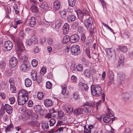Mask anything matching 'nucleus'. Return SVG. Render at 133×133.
I'll list each match as a JSON object with an SVG mask.
<instances>
[{"label":"nucleus","instance_id":"8","mask_svg":"<svg viewBox=\"0 0 133 133\" xmlns=\"http://www.w3.org/2000/svg\"><path fill=\"white\" fill-rule=\"evenodd\" d=\"M17 59L15 57L13 56L9 60V66L11 68H14L17 65Z\"/></svg>","mask_w":133,"mask_h":133},{"label":"nucleus","instance_id":"36","mask_svg":"<svg viewBox=\"0 0 133 133\" xmlns=\"http://www.w3.org/2000/svg\"><path fill=\"white\" fill-rule=\"evenodd\" d=\"M81 42L84 43L85 41L86 37L85 34L82 33L80 35Z\"/></svg>","mask_w":133,"mask_h":133},{"label":"nucleus","instance_id":"59","mask_svg":"<svg viewBox=\"0 0 133 133\" xmlns=\"http://www.w3.org/2000/svg\"><path fill=\"white\" fill-rule=\"evenodd\" d=\"M9 100L10 102V103L11 104H13L15 101V98L14 97L10 98Z\"/></svg>","mask_w":133,"mask_h":133},{"label":"nucleus","instance_id":"30","mask_svg":"<svg viewBox=\"0 0 133 133\" xmlns=\"http://www.w3.org/2000/svg\"><path fill=\"white\" fill-rule=\"evenodd\" d=\"M73 98L75 100H77L80 98V96L78 92H77L74 93Z\"/></svg>","mask_w":133,"mask_h":133},{"label":"nucleus","instance_id":"42","mask_svg":"<svg viewBox=\"0 0 133 133\" xmlns=\"http://www.w3.org/2000/svg\"><path fill=\"white\" fill-rule=\"evenodd\" d=\"M30 38L33 44H36L38 42V40L36 36L34 37H32Z\"/></svg>","mask_w":133,"mask_h":133},{"label":"nucleus","instance_id":"6","mask_svg":"<svg viewBox=\"0 0 133 133\" xmlns=\"http://www.w3.org/2000/svg\"><path fill=\"white\" fill-rule=\"evenodd\" d=\"M80 48V47L78 45L72 46L70 48L71 54L74 56H77L79 55L81 52Z\"/></svg>","mask_w":133,"mask_h":133},{"label":"nucleus","instance_id":"2","mask_svg":"<svg viewBox=\"0 0 133 133\" xmlns=\"http://www.w3.org/2000/svg\"><path fill=\"white\" fill-rule=\"evenodd\" d=\"M11 37L15 42L16 48L18 51H22L25 49L22 39L19 37L16 39L13 35H11Z\"/></svg>","mask_w":133,"mask_h":133},{"label":"nucleus","instance_id":"20","mask_svg":"<svg viewBox=\"0 0 133 133\" xmlns=\"http://www.w3.org/2000/svg\"><path fill=\"white\" fill-rule=\"evenodd\" d=\"M25 84L26 87H30L32 84V82L30 79L26 78L25 80Z\"/></svg>","mask_w":133,"mask_h":133},{"label":"nucleus","instance_id":"60","mask_svg":"<svg viewBox=\"0 0 133 133\" xmlns=\"http://www.w3.org/2000/svg\"><path fill=\"white\" fill-rule=\"evenodd\" d=\"M66 9H65L64 10V9L63 10H62V11H59V12L61 13V15H63L64 16V18H65L66 17Z\"/></svg>","mask_w":133,"mask_h":133},{"label":"nucleus","instance_id":"31","mask_svg":"<svg viewBox=\"0 0 133 133\" xmlns=\"http://www.w3.org/2000/svg\"><path fill=\"white\" fill-rule=\"evenodd\" d=\"M13 125L12 123L8 125L5 129L6 132H9L12 130L13 129Z\"/></svg>","mask_w":133,"mask_h":133},{"label":"nucleus","instance_id":"54","mask_svg":"<svg viewBox=\"0 0 133 133\" xmlns=\"http://www.w3.org/2000/svg\"><path fill=\"white\" fill-rule=\"evenodd\" d=\"M77 15L78 17L81 19L80 20H82L84 17V13H83V12L81 11L80 12L79 14H78L77 13Z\"/></svg>","mask_w":133,"mask_h":133},{"label":"nucleus","instance_id":"1","mask_svg":"<svg viewBox=\"0 0 133 133\" xmlns=\"http://www.w3.org/2000/svg\"><path fill=\"white\" fill-rule=\"evenodd\" d=\"M28 91L23 89L20 90L18 94V105H22L24 104L29 99Z\"/></svg>","mask_w":133,"mask_h":133},{"label":"nucleus","instance_id":"51","mask_svg":"<svg viewBox=\"0 0 133 133\" xmlns=\"http://www.w3.org/2000/svg\"><path fill=\"white\" fill-rule=\"evenodd\" d=\"M80 23V22L79 21H77L73 23V25L75 26V29H76L78 28V25Z\"/></svg>","mask_w":133,"mask_h":133},{"label":"nucleus","instance_id":"39","mask_svg":"<svg viewBox=\"0 0 133 133\" xmlns=\"http://www.w3.org/2000/svg\"><path fill=\"white\" fill-rule=\"evenodd\" d=\"M122 96L125 99L129 98L130 97V95L127 92L124 93L122 95Z\"/></svg>","mask_w":133,"mask_h":133},{"label":"nucleus","instance_id":"56","mask_svg":"<svg viewBox=\"0 0 133 133\" xmlns=\"http://www.w3.org/2000/svg\"><path fill=\"white\" fill-rule=\"evenodd\" d=\"M84 75H86L87 74L88 75H90L91 72L90 71L89 69H86L84 70Z\"/></svg>","mask_w":133,"mask_h":133},{"label":"nucleus","instance_id":"52","mask_svg":"<svg viewBox=\"0 0 133 133\" xmlns=\"http://www.w3.org/2000/svg\"><path fill=\"white\" fill-rule=\"evenodd\" d=\"M99 0L100 2H101L103 9L105 8L107 9L106 4L104 1L103 0Z\"/></svg>","mask_w":133,"mask_h":133},{"label":"nucleus","instance_id":"24","mask_svg":"<svg viewBox=\"0 0 133 133\" xmlns=\"http://www.w3.org/2000/svg\"><path fill=\"white\" fill-rule=\"evenodd\" d=\"M70 37L68 35H65L64 36L63 38L62 42V43L64 44H66L69 42H70Z\"/></svg>","mask_w":133,"mask_h":133},{"label":"nucleus","instance_id":"3","mask_svg":"<svg viewBox=\"0 0 133 133\" xmlns=\"http://www.w3.org/2000/svg\"><path fill=\"white\" fill-rule=\"evenodd\" d=\"M1 44L2 46V51L4 52L9 51L13 47L12 43L9 40L3 42L1 40Z\"/></svg>","mask_w":133,"mask_h":133},{"label":"nucleus","instance_id":"63","mask_svg":"<svg viewBox=\"0 0 133 133\" xmlns=\"http://www.w3.org/2000/svg\"><path fill=\"white\" fill-rule=\"evenodd\" d=\"M33 101L31 100H29L28 103V105L29 107H31L33 106Z\"/></svg>","mask_w":133,"mask_h":133},{"label":"nucleus","instance_id":"40","mask_svg":"<svg viewBox=\"0 0 133 133\" xmlns=\"http://www.w3.org/2000/svg\"><path fill=\"white\" fill-rule=\"evenodd\" d=\"M46 69L45 67H43L41 69L39 73L41 75H44L45 73L46 72Z\"/></svg>","mask_w":133,"mask_h":133},{"label":"nucleus","instance_id":"9","mask_svg":"<svg viewBox=\"0 0 133 133\" xmlns=\"http://www.w3.org/2000/svg\"><path fill=\"white\" fill-rule=\"evenodd\" d=\"M28 124L36 129L39 128L40 126V123L37 121H32L29 122H28Z\"/></svg>","mask_w":133,"mask_h":133},{"label":"nucleus","instance_id":"25","mask_svg":"<svg viewBox=\"0 0 133 133\" xmlns=\"http://www.w3.org/2000/svg\"><path fill=\"white\" fill-rule=\"evenodd\" d=\"M28 67L27 65L24 63L22 64L21 66L20 69L23 72H25L28 69Z\"/></svg>","mask_w":133,"mask_h":133},{"label":"nucleus","instance_id":"47","mask_svg":"<svg viewBox=\"0 0 133 133\" xmlns=\"http://www.w3.org/2000/svg\"><path fill=\"white\" fill-rule=\"evenodd\" d=\"M103 120L104 122L108 123L110 121L111 119L109 117H105L103 118Z\"/></svg>","mask_w":133,"mask_h":133},{"label":"nucleus","instance_id":"12","mask_svg":"<svg viewBox=\"0 0 133 133\" xmlns=\"http://www.w3.org/2000/svg\"><path fill=\"white\" fill-rule=\"evenodd\" d=\"M105 51L108 56H110L111 57H116L115 51L112 50V48H106Z\"/></svg>","mask_w":133,"mask_h":133},{"label":"nucleus","instance_id":"16","mask_svg":"<svg viewBox=\"0 0 133 133\" xmlns=\"http://www.w3.org/2000/svg\"><path fill=\"white\" fill-rule=\"evenodd\" d=\"M69 25L67 23H65L63 26V33L64 35L68 34L69 31Z\"/></svg>","mask_w":133,"mask_h":133},{"label":"nucleus","instance_id":"61","mask_svg":"<svg viewBox=\"0 0 133 133\" xmlns=\"http://www.w3.org/2000/svg\"><path fill=\"white\" fill-rule=\"evenodd\" d=\"M10 90L13 93H16V88L15 87H10Z\"/></svg>","mask_w":133,"mask_h":133},{"label":"nucleus","instance_id":"45","mask_svg":"<svg viewBox=\"0 0 133 133\" xmlns=\"http://www.w3.org/2000/svg\"><path fill=\"white\" fill-rule=\"evenodd\" d=\"M84 29L83 27L81 26H79L78 28L77 31L79 33H81V34L84 33L83 32L84 30Z\"/></svg>","mask_w":133,"mask_h":133},{"label":"nucleus","instance_id":"19","mask_svg":"<svg viewBox=\"0 0 133 133\" xmlns=\"http://www.w3.org/2000/svg\"><path fill=\"white\" fill-rule=\"evenodd\" d=\"M78 86L82 90L87 91L89 88V87L86 84L80 82L78 83Z\"/></svg>","mask_w":133,"mask_h":133},{"label":"nucleus","instance_id":"27","mask_svg":"<svg viewBox=\"0 0 133 133\" xmlns=\"http://www.w3.org/2000/svg\"><path fill=\"white\" fill-rule=\"evenodd\" d=\"M30 8L31 11L33 13H37L39 11L37 7L34 4H32Z\"/></svg>","mask_w":133,"mask_h":133},{"label":"nucleus","instance_id":"64","mask_svg":"<svg viewBox=\"0 0 133 133\" xmlns=\"http://www.w3.org/2000/svg\"><path fill=\"white\" fill-rule=\"evenodd\" d=\"M46 41V39L43 38L42 37L39 39V42L41 44H44Z\"/></svg>","mask_w":133,"mask_h":133},{"label":"nucleus","instance_id":"34","mask_svg":"<svg viewBox=\"0 0 133 133\" xmlns=\"http://www.w3.org/2000/svg\"><path fill=\"white\" fill-rule=\"evenodd\" d=\"M76 68L78 71H83V64H78L77 65Z\"/></svg>","mask_w":133,"mask_h":133},{"label":"nucleus","instance_id":"32","mask_svg":"<svg viewBox=\"0 0 133 133\" xmlns=\"http://www.w3.org/2000/svg\"><path fill=\"white\" fill-rule=\"evenodd\" d=\"M37 96L39 100H41L43 99L44 97V95L42 92H39L38 93Z\"/></svg>","mask_w":133,"mask_h":133},{"label":"nucleus","instance_id":"44","mask_svg":"<svg viewBox=\"0 0 133 133\" xmlns=\"http://www.w3.org/2000/svg\"><path fill=\"white\" fill-rule=\"evenodd\" d=\"M73 109L70 105L68 106L66 109V111L68 113L72 112L73 111Z\"/></svg>","mask_w":133,"mask_h":133},{"label":"nucleus","instance_id":"26","mask_svg":"<svg viewBox=\"0 0 133 133\" xmlns=\"http://www.w3.org/2000/svg\"><path fill=\"white\" fill-rule=\"evenodd\" d=\"M95 102H87L84 103L83 106H89L90 107L94 108L95 107Z\"/></svg>","mask_w":133,"mask_h":133},{"label":"nucleus","instance_id":"55","mask_svg":"<svg viewBox=\"0 0 133 133\" xmlns=\"http://www.w3.org/2000/svg\"><path fill=\"white\" fill-rule=\"evenodd\" d=\"M53 40L51 38H48L47 39V42L48 44L51 45H52L53 44Z\"/></svg>","mask_w":133,"mask_h":133},{"label":"nucleus","instance_id":"62","mask_svg":"<svg viewBox=\"0 0 133 133\" xmlns=\"http://www.w3.org/2000/svg\"><path fill=\"white\" fill-rule=\"evenodd\" d=\"M85 51L86 53L87 54V55L88 56V57L89 58H91V57L90 56V50L89 49H86Z\"/></svg>","mask_w":133,"mask_h":133},{"label":"nucleus","instance_id":"43","mask_svg":"<svg viewBox=\"0 0 133 133\" xmlns=\"http://www.w3.org/2000/svg\"><path fill=\"white\" fill-rule=\"evenodd\" d=\"M25 43L26 46H29L33 44L31 38L30 39H26Z\"/></svg>","mask_w":133,"mask_h":133},{"label":"nucleus","instance_id":"21","mask_svg":"<svg viewBox=\"0 0 133 133\" xmlns=\"http://www.w3.org/2000/svg\"><path fill=\"white\" fill-rule=\"evenodd\" d=\"M40 7L42 9L45 10H48L49 9V6L46 2H43L40 5Z\"/></svg>","mask_w":133,"mask_h":133},{"label":"nucleus","instance_id":"58","mask_svg":"<svg viewBox=\"0 0 133 133\" xmlns=\"http://www.w3.org/2000/svg\"><path fill=\"white\" fill-rule=\"evenodd\" d=\"M64 114L63 112L61 111H59L58 112V116L60 119L63 116Z\"/></svg>","mask_w":133,"mask_h":133},{"label":"nucleus","instance_id":"50","mask_svg":"<svg viewBox=\"0 0 133 133\" xmlns=\"http://www.w3.org/2000/svg\"><path fill=\"white\" fill-rule=\"evenodd\" d=\"M5 61L2 60L1 62V68L2 69V70L4 69L5 68Z\"/></svg>","mask_w":133,"mask_h":133},{"label":"nucleus","instance_id":"11","mask_svg":"<svg viewBox=\"0 0 133 133\" xmlns=\"http://www.w3.org/2000/svg\"><path fill=\"white\" fill-rule=\"evenodd\" d=\"M70 42L72 43L78 42L79 39V35L76 34L72 35L70 37Z\"/></svg>","mask_w":133,"mask_h":133},{"label":"nucleus","instance_id":"38","mask_svg":"<svg viewBox=\"0 0 133 133\" xmlns=\"http://www.w3.org/2000/svg\"><path fill=\"white\" fill-rule=\"evenodd\" d=\"M76 0H69V5L73 7L75 5Z\"/></svg>","mask_w":133,"mask_h":133},{"label":"nucleus","instance_id":"23","mask_svg":"<svg viewBox=\"0 0 133 133\" xmlns=\"http://www.w3.org/2000/svg\"><path fill=\"white\" fill-rule=\"evenodd\" d=\"M114 75H109L108 76L109 81L107 84L108 86H110L112 83H114Z\"/></svg>","mask_w":133,"mask_h":133},{"label":"nucleus","instance_id":"10","mask_svg":"<svg viewBox=\"0 0 133 133\" xmlns=\"http://www.w3.org/2000/svg\"><path fill=\"white\" fill-rule=\"evenodd\" d=\"M33 109L36 112L39 113V114L42 116L44 115L43 110L41 106L39 105H37L34 106Z\"/></svg>","mask_w":133,"mask_h":133},{"label":"nucleus","instance_id":"57","mask_svg":"<svg viewBox=\"0 0 133 133\" xmlns=\"http://www.w3.org/2000/svg\"><path fill=\"white\" fill-rule=\"evenodd\" d=\"M36 24V21H30L29 25L30 27H33L35 26Z\"/></svg>","mask_w":133,"mask_h":133},{"label":"nucleus","instance_id":"53","mask_svg":"<svg viewBox=\"0 0 133 133\" xmlns=\"http://www.w3.org/2000/svg\"><path fill=\"white\" fill-rule=\"evenodd\" d=\"M42 79L41 75H37V82L39 83L42 81Z\"/></svg>","mask_w":133,"mask_h":133},{"label":"nucleus","instance_id":"15","mask_svg":"<svg viewBox=\"0 0 133 133\" xmlns=\"http://www.w3.org/2000/svg\"><path fill=\"white\" fill-rule=\"evenodd\" d=\"M61 6V3L58 0L55 1L53 3V8L55 11L59 10Z\"/></svg>","mask_w":133,"mask_h":133},{"label":"nucleus","instance_id":"4","mask_svg":"<svg viewBox=\"0 0 133 133\" xmlns=\"http://www.w3.org/2000/svg\"><path fill=\"white\" fill-rule=\"evenodd\" d=\"M91 92L94 96L98 97L102 94V90L101 87L98 85H92L91 86Z\"/></svg>","mask_w":133,"mask_h":133},{"label":"nucleus","instance_id":"5","mask_svg":"<svg viewBox=\"0 0 133 133\" xmlns=\"http://www.w3.org/2000/svg\"><path fill=\"white\" fill-rule=\"evenodd\" d=\"M5 111H6V112L8 114H11L12 111V108L11 107L9 104H5L4 105L2 103V104L1 108V115L4 114Z\"/></svg>","mask_w":133,"mask_h":133},{"label":"nucleus","instance_id":"14","mask_svg":"<svg viewBox=\"0 0 133 133\" xmlns=\"http://www.w3.org/2000/svg\"><path fill=\"white\" fill-rule=\"evenodd\" d=\"M63 21L60 18L58 19L55 21V27L57 29H59L63 24Z\"/></svg>","mask_w":133,"mask_h":133},{"label":"nucleus","instance_id":"33","mask_svg":"<svg viewBox=\"0 0 133 133\" xmlns=\"http://www.w3.org/2000/svg\"><path fill=\"white\" fill-rule=\"evenodd\" d=\"M28 57L25 55L21 56L19 59V61L21 62H23L27 61L28 60Z\"/></svg>","mask_w":133,"mask_h":133},{"label":"nucleus","instance_id":"41","mask_svg":"<svg viewBox=\"0 0 133 133\" xmlns=\"http://www.w3.org/2000/svg\"><path fill=\"white\" fill-rule=\"evenodd\" d=\"M83 12L85 15H90V10L89 9H84L82 11Z\"/></svg>","mask_w":133,"mask_h":133},{"label":"nucleus","instance_id":"35","mask_svg":"<svg viewBox=\"0 0 133 133\" xmlns=\"http://www.w3.org/2000/svg\"><path fill=\"white\" fill-rule=\"evenodd\" d=\"M83 111V109L82 108H79L75 110L74 112L76 115H77L82 113Z\"/></svg>","mask_w":133,"mask_h":133},{"label":"nucleus","instance_id":"22","mask_svg":"<svg viewBox=\"0 0 133 133\" xmlns=\"http://www.w3.org/2000/svg\"><path fill=\"white\" fill-rule=\"evenodd\" d=\"M76 18L75 16L73 15H69L67 17L68 21L69 23H71L72 21H75Z\"/></svg>","mask_w":133,"mask_h":133},{"label":"nucleus","instance_id":"49","mask_svg":"<svg viewBox=\"0 0 133 133\" xmlns=\"http://www.w3.org/2000/svg\"><path fill=\"white\" fill-rule=\"evenodd\" d=\"M38 62L35 59H33L31 61V64L34 67H35L38 64Z\"/></svg>","mask_w":133,"mask_h":133},{"label":"nucleus","instance_id":"46","mask_svg":"<svg viewBox=\"0 0 133 133\" xmlns=\"http://www.w3.org/2000/svg\"><path fill=\"white\" fill-rule=\"evenodd\" d=\"M91 108L89 106L85 107L84 108V112L86 113H88L90 112L91 111Z\"/></svg>","mask_w":133,"mask_h":133},{"label":"nucleus","instance_id":"28","mask_svg":"<svg viewBox=\"0 0 133 133\" xmlns=\"http://www.w3.org/2000/svg\"><path fill=\"white\" fill-rule=\"evenodd\" d=\"M71 65L70 67L71 70L74 71L76 69V62L74 61H72L71 62Z\"/></svg>","mask_w":133,"mask_h":133},{"label":"nucleus","instance_id":"48","mask_svg":"<svg viewBox=\"0 0 133 133\" xmlns=\"http://www.w3.org/2000/svg\"><path fill=\"white\" fill-rule=\"evenodd\" d=\"M49 125L50 126H53L56 122V119L54 118H51L49 121Z\"/></svg>","mask_w":133,"mask_h":133},{"label":"nucleus","instance_id":"18","mask_svg":"<svg viewBox=\"0 0 133 133\" xmlns=\"http://www.w3.org/2000/svg\"><path fill=\"white\" fill-rule=\"evenodd\" d=\"M117 50L118 51H120L124 53L127 51L128 49L127 47L125 46H119Z\"/></svg>","mask_w":133,"mask_h":133},{"label":"nucleus","instance_id":"13","mask_svg":"<svg viewBox=\"0 0 133 133\" xmlns=\"http://www.w3.org/2000/svg\"><path fill=\"white\" fill-rule=\"evenodd\" d=\"M124 56L123 54L120 55L118 61V64L117 65L118 68L119 67H122L124 64Z\"/></svg>","mask_w":133,"mask_h":133},{"label":"nucleus","instance_id":"37","mask_svg":"<svg viewBox=\"0 0 133 133\" xmlns=\"http://www.w3.org/2000/svg\"><path fill=\"white\" fill-rule=\"evenodd\" d=\"M52 87V84L50 81H48L46 83V87L48 89H51Z\"/></svg>","mask_w":133,"mask_h":133},{"label":"nucleus","instance_id":"7","mask_svg":"<svg viewBox=\"0 0 133 133\" xmlns=\"http://www.w3.org/2000/svg\"><path fill=\"white\" fill-rule=\"evenodd\" d=\"M93 23V21L91 17H89L88 19L84 20V24L85 27L87 29H91Z\"/></svg>","mask_w":133,"mask_h":133},{"label":"nucleus","instance_id":"17","mask_svg":"<svg viewBox=\"0 0 133 133\" xmlns=\"http://www.w3.org/2000/svg\"><path fill=\"white\" fill-rule=\"evenodd\" d=\"M44 103L45 107L47 108L51 107L53 104V101L49 99H46L45 100Z\"/></svg>","mask_w":133,"mask_h":133},{"label":"nucleus","instance_id":"29","mask_svg":"<svg viewBox=\"0 0 133 133\" xmlns=\"http://www.w3.org/2000/svg\"><path fill=\"white\" fill-rule=\"evenodd\" d=\"M61 87L62 88V94L63 95H64L65 94L67 90L66 85V84L64 83L62 85Z\"/></svg>","mask_w":133,"mask_h":133}]
</instances>
